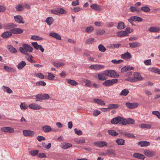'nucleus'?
Instances as JSON below:
<instances>
[{
  "instance_id": "obj_51",
  "label": "nucleus",
  "mask_w": 160,
  "mask_h": 160,
  "mask_svg": "<svg viewBox=\"0 0 160 160\" xmlns=\"http://www.w3.org/2000/svg\"><path fill=\"white\" fill-rule=\"evenodd\" d=\"M39 152V151L37 150H32L30 151L29 153L32 156H35Z\"/></svg>"
},
{
  "instance_id": "obj_48",
  "label": "nucleus",
  "mask_w": 160,
  "mask_h": 160,
  "mask_svg": "<svg viewBox=\"0 0 160 160\" xmlns=\"http://www.w3.org/2000/svg\"><path fill=\"white\" fill-rule=\"evenodd\" d=\"M98 47L99 50L102 52H104L106 50V48L102 44H100Z\"/></svg>"
},
{
  "instance_id": "obj_41",
  "label": "nucleus",
  "mask_w": 160,
  "mask_h": 160,
  "mask_svg": "<svg viewBox=\"0 0 160 160\" xmlns=\"http://www.w3.org/2000/svg\"><path fill=\"white\" fill-rule=\"evenodd\" d=\"M94 30V28L92 26L87 27L85 29V32L87 33H92Z\"/></svg>"
},
{
  "instance_id": "obj_63",
  "label": "nucleus",
  "mask_w": 160,
  "mask_h": 160,
  "mask_svg": "<svg viewBox=\"0 0 160 160\" xmlns=\"http://www.w3.org/2000/svg\"><path fill=\"white\" fill-rule=\"evenodd\" d=\"M36 76L40 79H43L44 78V76L41 73H38L36 74Z\"/></svg>"
},
{
  "instance_id": "obj_27",
  "label": "nucleus",
  "mask_w": 160,
  "mask_h": 160,
  "mask_svg": "<svg viewBox=\"0 0 160 160\" xmlns=\"http://www.w3.org/2000/svg\"><path fill=\"white\" fill-rule=\"evenodd\" d=\"M108 133L109 135L113 137H116L118 134V133L115 130L112 129L108 130Z\"/></svg>"
},
{
  "instance_id": "obj_42",
  "label": "nucleus",
  "mask_w": 160,
  "mask_h": 160,
  "mask_svg": "<svg viewBox=\"0 0 160 160\" xmlns=\"http://www.w3.org/2000/svg\"><path fill=\"white\" fill-rule=\"evenodd\" d=\"M108 107L109 109H116L119 107V105L117 104H111L108 105Z\"/></svg>"
},
{
  "instance_id": "obj_10",
  "label": "nucleus",
  "mask_w": 160,
  "mask_h": 160,
  "mask_svg": "<svg viewBox=\"0 0 160 160\" xmlns=\"http://www.w3.org/2000/svg\"><path fill=\"white\" fill-rule=\"evenodd\" d=\"M28 107L31 109L35 110H39L41 108V106L35 103L30 104L28 105Z\"/></svg>"
},
{
  "instance_id": "obj_4",
  "label": "nucleus",
  "mask_w": 160,
  "mask_h": 160,
  "mask_svg": "<svg viewBox=\"0 0 160 160\" xmlns=\"http://www.w3.org/2000/svg\"><path fill=\"white\" fill-rule=\"evenodd\" d=\"M118 80L117 79H112L111 80H106L102 83L103 85L108 87L111 86L113 85L114 84L118 82Z\"/></svg>"
},
{
  "instance_id": "obj_6",
  "label": "nucleus",
  "mask_w": 160,
  "mask_h": 160,
  "mask_svg": "<svg viewBox=\"0 0 160 160\" xmlns=\"http://www.w3.org/2000/svg\"><path fill=\"white\" fill-rule=\"evenodd\" d=\"M14 18L16 22L18 23L23 24L25 22L23 18L21 16H15Z\"/></svg>"
},
{
  "instance_id": "obj_14",
  "label": "nucleus",
  "mask_w": 160,
  "mask_h": 160,
  "mask_svg": "<svg viewBox=\"0 0 160 160\" xmlns=\"http://www.w3.org/2000/svg\"><path fill=\"white\" fill-rule=\"evenodd\" d=\"M16 27V25L12 23H7L3 26L4 28L8 29L14 28Z\"/></svg>"
},
{
  "instance_id": "obj_32",
  "label": "nucleus",
  "mask_w": 160,
  "mask_h": 160,
  "mask_svg": "<svg viewBox=\"0 0 160 160\" xmlns=\"http://www.w3.org/2000/svg\"><path fill=\"white\" fill-rule=\"evenodd\" d=\"M26 65V63L24 61L20 62L17 66V68L19 70H21Z\"/></svg>"
},
{
  "instance_id": "obj_52",
  "label": "nucleus",
  "mask_w": 160,
  "mask_h": 160,
  "mask_svg": "<svg viewBox=\"0 0 160 160\" xmlns=\"http://www.w3.org/2000/svg\"><path fill=\"white\" fill-rule=\"evenodd\" d=\"M105 32L104 30L98 29L97 30L96 32V34L98 35H102L104 34Z\"/></svg>"
},
{
  "instance_id": "obj_30",
  "label": "nucleus",
  "mask_w": 160,
  "mask_h": 160,
  "mask_svg": "<svg viewBox=\"0 0 160 160\" xmlns=\"http://www.w3.org/2000/svg\"><path fill=\"white\" fill-rule=\"evenodd\" d=\"M150 142L146 141H140L138 143V145L141 147L148 146Z\"/></svg>"
},
{
  "instance_id": "obj_24",
  "label": "nucleus",
  "mask_w": 160,
  "mask_h": 160,
  "mask_svg": "<svg viewBox=\"0 0 160 160\" xmlns=\"http://www.w3.org/2000/svg\"><path fill=\"white\" fill-rule=\"evenodd\" d=\"M93 102L97 104L100 105H105V103L104 102L100 99L96 98L93 99Z\"/></svg>"
},
{
  "instance_id": "obj_33",
  "label": "nucleus",
  "mask_w": 160,
  "mask_h": 160,
  "mask_svg": "<svg viewBox=\"0 0 160 160\" xmlns=\"http://www.w3.org/2000/svg\"><path fill=\"white\" fill-rule=\"evenodd\" d=\"M54 21V19L52 17H48L46 19L45 22L48 25H51Z\"/></svg>"
},
{
  "instance_id": "obj_58",
  "label": "nucleus",
  "mask_w": 160,
  "mask_h": 160,
  "mask_svg": "<svg viewBox=\"0 0 160 160\" xmlns=\"http://www.w3.org/2000/svg\"><path fill=\"white\" fill-rule=\"evenodd\" d=\"M15 8L18 11H21L23 10V7L21 4H18L16 6Z\"/></svg>"
},
{
  "instance_id": "obj_61",
  "label": "nucleus",
  "mask_w": 160,
  "mask_h": 160,
  "mask_svg": "<svg viewBox=\"0 0 160 160\" xmlns=\"http://www.w3.org/2000/svg\"><path fill=\"white\" fill-rule=\"evenodd\" d=\"M141 10L144 12H148L150 10L149 8L148 7H143L141 8Z\"/></svg>"
},
{
  "instance_id": "obj_39",
  "label": "nucleus",
  "mask_w": 160,
  "mask_h": 160,
  "mask_svg": "<svg viewBox=\"0 0 160 160\" xmlns=\"http://www.w3.org/2000/svg\"><path fill=\"white\" fill-rule=\"evenodd\" d=\"M72 146V145L71 144L68 143H65L62 144L61 147L64 149H67Z\"/></svg>"
},
{
  "instance_id": "obj_57",
  "label": "nucleus",
  "mask_w": 160,
  "mask_h": 160,
  "mask_svg": "<svg viewBox=\"0 0 160 160\" xmlns=\"http://www.w3.org/2000/svg\"><path fill=\"white\" fill-rule=\"evenodd\" d=\"M127 80L131 82H135L138 81L134 76L132 78L130 77H128Z\"/></svg>"
},
{
  "instance_id": "obj_50",
  "label": "nucleus",
  "mask_w": 160,
  "mask_h": 160,
  "mask_svg": "<svg viewBox=\"0 0 160 160\" xmlns=\"http://www.w3.org/2000/svg\"><path fill=\"white\" fill-rule=\"evenodd\" d=\"M124 136L128 138H135V136H134L133 134H132L131 133H124Z\"/></svg>"
},
{
  "instance_id": "obj_17",
  "label": "nucleus",
  "mask_w": 160,
  "mask_h": 160,
  "mask_svg": "<svg viewBox=\"0 0 160 160\" xmlns=\"http://www.w3.org/2000/svg\"><path fill=\"white\" fill-rule=\"evenodd\" d=\"M133 156L136 158L144 160L145 157L143 154L138 153H134L133 154Z\"/></svg>"
},
{
  "instance_id": "obj_16",
  "label": "nucleus",
  "mask_w": 160,
  "mask_h": 160,
  "mask_svg": "<svg viewBox=\"0 0 160 160\" xmlns=\"http://www.w3.org/2000/svg\"><path fill=\"white\" fill-rule=\"evenodd\" d=\"M105 72L99 73L98 74L97 78L100 80L104 81L107 79Z\"/></svg>"
},
{
  "instance_id": "obj_40",
  "label": "nucleus",
  "mask_w": 160,
  "mask_h": 160,
  "mask_svg": "<svg viewBox=\"0 0 160 160\" xmlns=\"http://www.w3.org/2000/svg\"><path fill=\"white\" fill-rule=\"evenodd\" d=\"M139 127L141 128L149 129L151 128V125L149 124H142L140 125Z\"/></svg>"
},
{
  "instance_id": "obj_38",
  "label": "nucleus",
  "mask_w": 160,
  "mask_h": 160,
  "mask_svg": "<svg viewBox=\"0 0 160 160\" xmlns=\"http://www.w3.org/2000/svg\"><path fill=\"white\" fill-rule=\"evenodd\" d=\"M67 81L68 83L71 84L72 86H76L78 84V82H77L75 80H73L68 79L67 80Z\"/></svg>"
},
{
  "instance_id": "obj_47",
  "label": "nucleus",
  "mask_w": 160,
  "mask_h": 160,
  "mask_svg": "<svg viewBox=\"0 0 160 160\" xmlns=\"http://www.w3.org/2000/svg\"><path fill=\"white\" fill-rule=\"evenodd\" d=\"M57 11L58 13L66 14L67 12L66 11L62 8H57Z\"/></svg>"
},
{
  "instance_id": "obj_64",
  "label": "nucleus",
  "mask_w": 160,
  "mask_h": 160,
  "mask_svg": "<svg viewBox=\"0 0 160 160\" xmlns=\"http://www.w3.org/2000/svg\"><path fill=\"white\" fill-rule=\"evenodd\" d=\"M152 113L156 115L158 118H160V112L158 111H153L152 112Z\"/></svg>"
},
{
  "instance_id": "obj_9",
  "label": "nucleus",
  "mask_w": 160,
  "mask_h": 160,
  "mask_svg": "<svg viewBox=\"0 0 160 160\" xmlns=\"http://www.w3.org/2000/svg\"><path fill=\"white\" fill-rule=\"evenodd\" d=\"M126 105L127 107L129 108H134L137 107L139 105L138 103L133 102L130 103L129 102H126Z\"/></svg>"
},
{
  "instance_id": "obj_31",
  "label": "nucleus",
  "mask_w": 160,
  "mask_h": 160,
  "mask_svg": "<svg viewBox=\"0 0 160 160\" xmlns=\"http://www.w3.org/2000/svg\"><path fill=\"white\" fill-rule=\"evenodd\" d=\"M125 124L123 125H126L127 124H133L134 123V121L132 118H128L127 119H125Z\"/></svg>"
},
{
  "instance_id": "obj_13",
  "label": "nucleus",
  "mask_w": 160,
  "mask_h": 160,
  "mask_svg": "<svg viewBox=\"0 0 160 160\" xmlns=\"http://www.w3.org/2000/svg\"><path fill=\"white\" fill-rule=\"evenodd\" d=\"M1 130L4 132L12 133L14 132V129L10 127H3L1 128Z\"/></svg>"
},
{
  "instance_id": "obj_36",
  "label": "nucleus",
  "mask_w": 160,
  "mask_h": 160,
  "mask_svg": "<svg viewBox=\"0 0 160 160\" xmlns=\"http://www.w3.org/2000/svg\"><path fill=\"white\" fill-rule=\"evenodd\" d=\"M129 93V91L128 89H125L122 90L120 93V95L121 96H127Z\"/></svg>"
},
{
  "instance_id": "obj_20",
  "label": "nucleus",
  "mask_w": 160,
  "mask_h": 160,
  "mask_svg": "<svg viewBox=\"0 0 160 160\" xmlns=\"http://www.w3.org/2000/svg\"><path fill=\"white\" fill-rule=\"evenodd\" d=\"M121 57L122 59H127L131 58L132 57V55L130 53L127 52L126 53L122 54L121 55Z\"/></svg>"
},
{
  "instance_id": "obj_46",
  "label": "nucleus",
  "mask_w": 160,
  "mask_h": 160,
  "mask_svg": "<svg viewBox=\"0 0 160 160\" xmlns=\"http://www.w3.org/2000/svg\"><path fill=\"white\" fill-rule=\"evenodd\" d=\"M53 64L54 66L57 68H59L61 66H63L64 65V63L62 62H53Z\"/></svg>"
},
{
  "instance_id": "obj_43",
  "label": "nucleus",
  "mask_w": 160,
  "mask_h": 160,
  "mask_svg": "<svg viewBox=\"0 0 160 160\" xmlns=\"http://www.w3.org/2000/svg\"><path fill=\"white\" fill-rule=\"evenodd\" d=\"M132 17L133 20H134V21H138V22H141L142 21V19L140 17L136 16H132Z\"/></svg>"
},
{
  "instance_id": "obj_8",
  "label": "nucleus",
  "mask_w": 160,
  "mask_h": 160,
  "mask_svg": "<svg viewBox=\"0 0 160 160\" xmlns=\"http://www.w3.org/2000/svg\"><path fill=\"white\" fill-rule=\"evenodd\" d=\"M23 135L26 137H32L34 136V132L33 131L29 130H24L23 131Z\"/></svg>"
},
{
  "instance_id": "obj_11",
  "label": "nucleus",
  "mask_w": 160,
  "mask_h": 160,
  "mask_svg": "<svg viewBox=\"0 0 160 160\" xmlns=\"http://www.w3.org/2000/svg\"><path fill=\"white\" fill-rule=\"evenodd\" d=\"M94 145L98 147H103L108 145L107 143L105 141H98L94 143Z\"/></svg>"
},
{
  "instance_id": "obj_18",
  "label": "nucleus",
  "mask_w": 160,
  "mask_h": 160,
  "mask_svg": "<svg viewBox=\"0 0 160 160\" xmlns=\"http://www.w3.org/2000/svg\"><path fill=\"white\" fill-rule=\"evenodd\" d=\"M49 35L51 37L55 38L57 39L58 40H61V37L59 34L57 33L54 32H51L49 33Z\"/></svg>"
},
{
  "instance_id": "obj_55",
  "label": "nucleus",
  "mask_w": 160,
  "mask_h": 160,
  "mask_svg": "<svg viewBox=\"0 0 160 160\" xmlns=\"http://www.w3.org/2000/svg\"><path fill=\"white\" fill-rule=\"evenodd\" d=\"M31 38L35 40H42V38L39 36L33 35L32 36Z\"/></svg>"
},
{
  "instance_id": "obj_35",
  "label": "nucleus",
  "mask_w": 160,
  "mask_h": 160,
  "mask_svg": "<svg viewBox=\"0 0 160 160\" xmlns=\"http://www.w3.org/2000/svg\"><path fill=\"white\" fill-rule=\"evenodd\" d=\"M148 69L150 71L160 74V70L159 69L155 68H149Z\"/></svg>"
},
{
  "instance_id": "obj_60",
  "label": "nucleus",
  "mask_w": 160,
  "mask_h": 160,
  "mask_svg": "<svg viewBox=\"0 0 160 160\" xmlns=\"http://www.w3.org/2000/svg\"><path fill=\"white\" fill-rule=\"evenodd\" d=\"M100 113L101 112L100 111L96 110L93 112L92 115L95 117H97L100 114Z\"/></svg>"
},
{
  "instance_id": "obj_25",
  "label": "nucleus",
  "mask_w": 160,
  "mask_h": 160,
  "mask_svg": "<svg viewBox=\"0 0 160 160\" xmlns=\"http://www.w3.org/2000/svg\"><path fill=\"white\" fill-rule=\"evenodd\" d=\"M117 35L118 37H122L128 36V34L127 32H126V31H123L117 32Z\"/></svg>"
},
{
  "instance_id": "obj_7",
  "label": "nucleus",
  "mask_w": 160,
  "mask_h": 160,
  "mask_svg": "<svg viewBox=\"0 0 160 160\" xmlns=\"http://www.w3.org/2000/svg\"><path fill=\"white\" fill-rule=\"evenodd\" d=\"M104 67V66L102 65L93 64L90 65L89 67L92 69L99 70L103 68Z\"/></svg>"
},
{
  "instance_id": "obj_49",
  "label": "nucleus",
  "mask_w": 160,
  "mask_h": 160,
  "mask_svg": "<svg viewBox=\"0 0 160 160\" xmlns=\"http://www.w3.org/2000/svg\"><path fill=\"white\" fill-rule=\"evenodd\" d=\"M120 45L121 44L119 43L110 44L109 47L111 48H118Z\"/></svg>"
},
{
  "instance_id": "obj_45",
  "label": "nucleus",
  "mask_w": 160,
  "mask_h": 160,
  "mask_svg": "<svg viewBox=\"0 0 160 160\" xmlns=\"http://www.w3.org/2000/svg\"><path fill=\"white\" fill-rule=\"evenodd\" d=\"M129 10L130 12H134L137 11L139 12L140 11L139 8L138 9L137 7L133 6H131L130 7Z\"/></svg>"
},
{
  "instance_id": "obj_37",
  "label": "nucleus",
  "mask_w": 160,
  "mask_h": 160,
  "mask_svg": "<svg viewBox=\"0 0 160 160\" xmlns=\"http://www.w3.org/2000/svg\"><path fill=\"white\" fill-rule=\"evenodd\" d=\"M106 152L108 156H110L112 155H116L115 150L112 149H108Z\"/></svg>"
},
{
  "instance_id": "obj_23",
  "label": "nucleus",
  "mask_w": 160,
  "mask_h": 160,
  "mask_svg": "<svg viewBox=\"0 0 160 160\" xmlns=\"http://www.w3.org/2000/svg\"><path fill=\"white\" fill-rule=\"evenodd\" d=\"M160 30L159 28L157 27H152L150 28L148 31L151 32H157Z\"/></svg>"
},
{
  "instance_id": "obj_28",
  "label": "nucleus",
  "mask_w": 160,
  "mask_h": 160,
  "mask_svg": "<svg viewBox=\"0 0 160 160\" xmlns=\"http://www.w3.org/2000/svg\"><path fill=\"white\" fill-rule=\"evenodd\" d=\"M42 130L45 132H48L52 130L51 127L48 125H45L43 126L42 128Z\"/></svg>"
},
{
  "instance_id": "obj_44",
  "label": "nucleus",
  "mask_w": 160,
  "mask_h": 160,
  "mask_svg": "<svg viewBox=\"0 0 160 160\" xmlns=\"http://www.w3.org/2000/svg\"><path fill=\"white\" fill-rule=\"evenodd\" d=\"M90 7L92 9L96 10H99L100 9V6L97 4H92Z\"/></svg>"
},
{
  "instance_id": "obj_29",
  "label": "nucleus",
  "mask_w": 160,
  "mask_h": 160,
  "mask_svg": "<svg viewBox=\"0 0 160 160\" xmlns=\"http://www.w3.org/2000/svg\"><path fill=\"white\" fill-rule=\"evenodd\" d=\"M126 27L124 23L122 22L121 21L118 23V25L117 26L118 29H122Z\"/></svg>"
},
{
  "instance_id": "obj_1",
  "label": "nucleus",
  "mask_w": 160,
  "mask_h": 160,
  "mask_svg": "<svg viewBox=\"0 0 160 160\" xmlns=\"http://www.w3.org/2000/svg\"><path fill=\"white\" fill-rule=\"evenodd\" d=\"M23 47H20L19 50L21 52L25 55H28V52H31L33 48L32 47L26 44H24L22 45Z\"/></svg>"
},
{
  "instance_id": "obj_53",
  "label": "nucleus",
  "mask_w": 160,
  "mask_h": 160,
  "mask_svg": "<svg viewBox=\"0 0 160 160\" xmlns=\"http://www.w3.org/2000/svg\"><path fill=\"white\" fill-rule=\"evenodd\" d=\"M85 139L82 138L81 139L78 140L77 139L75 140V142L78 144H81L84 143L85 142Z\"/></svg>"
},
{
  "instance_id": "obj_56",
  "label": "nucleus",
  "mask_w": 160,
  "mask_h": 160,
  "mask_svg": "<svg viewBox=\"0 0 160 160\" xmlns=\"http://www.w3.org/2000/svg\"><path fill=\"white\" fill-rule=\"evenodd\" d=\"M20 107L22 110H25L27 108L28 106L25 102H22L20 105Z\"/></svg>"
},
{
  "instance_id": "obj_21",
  "label": "nucleus",
  "mask_w": 160,
  "mask_h": 160,
  "mask_svg": "<svg viewBox=\"0 0 160 160\" xmlns=\"http://www.w3.org/2000/svg\"><path fill=\"white\" fill-rule=\"evenodd\" d=\"M129 45L130 47L132 48L139 47H140L141 45L140 43L137 42H135L132 43H129Z\"/></svg>"
},
{
  "instance_id": "obj_12",
  "label": "nucleus",
  "mask_w": 160,
  "mask_h": 160,
  "mask_svg": "<svg viewBox=\"0 0 160 160\" xmlns=\"http://www.w3.org/2000/svg\"><path fill=\"white\" fill-rule=\"evenodd\" d=\"M10 31L14 34H21L23 32V30L20 28H15L10 29Z\"/></svg>"
},
{
  "instance_id": "obj_59",
  "label": "nucleus",
  "mask_w": 160,
  "mask_h": 160,
  "mask_svg": "<svg viewBox=\"0 0 160 160\" xmlns=\"http://www.w3.org/2000/svg\"><path fill=\"white\" fill-rule=\"evenodd\" d=\"M74 131L75 133L78 135L80 136L82 134V131L79 129H78L76 128L74 129Z\"/></svg>"
},
{
  "instance_id": "obj_19",
  "label": "nucleus",
  "mask_w": 160,
  "mask_h": 160,
  "mask_svg": "<svg viewBox=\"0 0 160 160\" xmlns=\"http://www.w3.org/2000/svg\"><path fill=\"white\" fill-rule=\"evenodd\" d=\"M134 69V68L130 66H127L124 67L122 68L121 70V72H124L128 70H132Z\"/></svg>"
},
{
  "instance_id": "obj_5",
  "label": "nucleus",
  "mask_w": 160,
  "mask_h": 160,
  "mask_svg": "<svg viewBox=\"0 0 160 160\" xmlns=\"http://www.w3.org/2000/svg\"><path fill=\"white\" fill-rule=\"evenodd\" d=\"M144 154L147 156L152 157L155 156L156 155V152L149 150H145L144 151Z\"/></svg>"
},
{
  "instance_id": "obj_34",
  "label": "nucleus",
  "mask_w": 160,
  "mask_h": 160,
  "mask_svg": "<svg viewBox=\"0 0 160 160\" xmlns=\"http://www.w3.org/2000/svg\"><path fill=\"white\" fill-rule=\"evenodd\" d=\"M115 142L118 144V145H123L125 143V140L122 139H118Z\"/></svg>"
},
{
  "instance_id": "obj_22",
  "label": "nucleus",
  "mask_w": 160,
  "mask_h": 160,
  "mask_svg": "<svg viewBox=\"0 0 160 160\" xmlns=\"http://www.w3.org/2000/svg\"><path fill=\"white\" fill-rule=\"evenodd\" d=\"M133 75L137 81H141L143 79V78L142 77L140 73L138 72H134Z\"/></svg>"
},
{
  "instance_id": "obj_15",
  "label": "nucleus",
  "mask_w": 160,
  "mask_h": 160,
  "mask_svg": "<svg viewBox=\"0 0 160 160\" xmlns=\"http://www.w3.org/2000/svg\"><path fill=\"white\" fill-rule=\"evenodd\" d=\"M12 35V32L11 31H6L2 33L1 36L4 38H7L10 37Z\"/></svg>"
},
{
  "instance_id": "obj_62",
  "label": "nucleus",
  "mask_w": 160,
  "mask_h": 160,
  "mask_svg": "<svg viewBox=\"0 0 160 160\" xmlns=\"http://www.w3.org/2000/svg\"><path fill=\"white\" fill-rule=\"evenodd\" d=\"M50 97L48 94H42V100L48 99Z\"/></svg>"
},
{
  "instance_id": "obj_54",
  "label": "nucleus",
  "mask_w": 160,
  "mask_h": 160,
  "mask_svg": "<svg viewBox=\"0 0 160 160\" xmlns=\"http://www.w3.org/2000/svg\"><path fill=\"white\" fill-rule=\"evenodd\" d=\"M95 42L94 39L93 38H91L88 39L85 42V43L87 44H92Z\"/></svg>"
},
{
  "instance_id": "obj_26",
  "label": "nucleus",
  "mask_w": 160,
  "mask_h": 160,
  "mask_svg": "<svg viewBox=\"0 0 160 160\" xmlns=\"http://www.w3.org/2000/svg\"><path fill=\"white\" fill-rule=\"evenodd\" d=\"M7 48L11 53H15L17 52L16 48L11 45H8L7 46Z\"/></svg>"
},
{
  "instance_id": "obj_2",
  "label": "nucleus",
  "mask_w": 160,
  "mask_h": 160,
  "mask_svg": "<svg viewBox=\"0 0 160 160\" xmlns=\"http://www.w3.org/2000/svg\"><path fill=\"white\" fill-rule=\"evenodd\" d=\"M125 118L120 116H117L113 118L111 120L112 124H116L119 123L121 125L125 124Z\"/></svg>"
},
{
  "instance_id": "obj_3",
  "label": "nucleus",
  "mask_w": 160,
  "mask_h": 160,
  "mask_svg": "<svg viewBox=\"0 0 160 160\" xmlns=\"http://www.w3.org/2000/svg\"><path fill=\"white\" fill-rule=\"evenodd\" d=\"M104 72L106 76L112 78H118L119 76V74L114 70H107L104 71Z\"/></svg>"
}]
</instances>
